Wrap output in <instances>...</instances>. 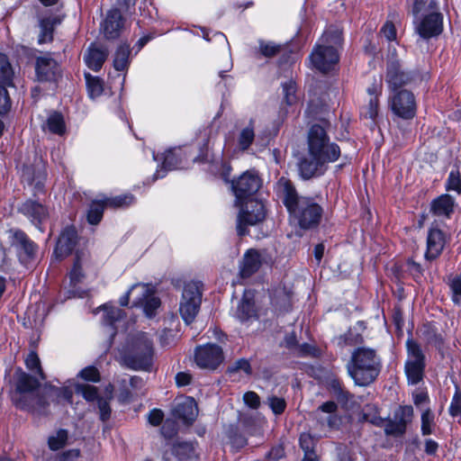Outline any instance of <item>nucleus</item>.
I'll use <instances>...</instances> for the list:
<instances>
[{"label": "nucleus", "instance_id": "1", "mask_svg": "<svg viewBox=\"0 0 461 461\" xmlns=\"http://www.w3.org/2000/svg\"><path fill=\"white\" fill-rule=\"evenodd\" d=\"M307 144V154L298 161L299 175L304 180L323 175L327 165L335 162L340 156L339 147L330 141L321 125L314 124L311 127Z\"/></svg>", "mask_w": 461, "mask_h": 461}, {"label": "nucleus", "instance_id": "2", "mask_svg": "<svg viewBox=\"0 0 461 461\" xmlns=\"http://www.w3.org/2000/svg\"><path fill=\"white\" fill-rule=\"evenodd\" d=\"M276 192L286 207L291 220L300 228L309 230L318 226L323 210L313 198L300 196L291 181L285 177L278 180Z\"/></svg>", "mask_w": 461, "mask_h": 461}, {"label": "nucleus", "instance_id": "3", "mask_svg": "<svg viewBox=\"0 0 461 461\" xmlns=\"http://www.w3.org/2000/svg\"><path fill=\"white\" fill-rule=\"evenodd\" d=\"M16 393L13 398L15 406L21 410L37 414H46L48 402L45 396L35 394L40 386L39 376L23 372L21 368L15 372Z\"/></svg>", "mask_w": 461, "mask_h": 461}, {"label": "nucleus", "instance_id": "4", "mask_svg": "<svg viewBox=\"0 0 461 461\" xmlns=\"http://www.w3.org/2000/svg\"><path fill=\"white\" fill-rule=\"evenodd\" d=\"M381 366V359L375 350L361 347L352 352L347 369L357 385L366 386L376 379Z\"/></svg>", "mask_w": 461, "mask_h": 461}, {"label": "nucleus", "instance_id": "5", "mask_svg": "<svg viewBox=\"0 0 461 461\" xmlns=\"http://www.w3.org/2000/svg\"><path fill=\"white\" fill-rule=\"evenodd\" d=\"M154 356L153 342L149 334H137L130 348L122 356L125 366L135 370H149Z\"/></svg>", "mask_w": 461, "mask_h": 461}, {"label": "nucleus", "instance_id": "6", "mask_svg": "<svg viewBox=\"0 0 461 461\" xmlns=\"http://www.w3.org/2000/svg\"><path fill=\"white\" fill-rule=\"evenodd\" d=\"M407 359L404 365V371L411 384H419L424 376L426 367V357L420 345L408 339L406 340Z\"/></svg>", "mask_w": 461, "mask_h": 461}, {"label": "nucleus", "instance_id": "7", "mask_svg": "<svg viewBox=\"0 0 461 461\" xmlns=\"http://www.w3.org/2000/svg\"><path fill=\"white\" fill-rule=\"evenodd\" d=\"M202 302V293L198 284L189 282L185 285L182 298L179 304V312L186 324H190L195 319Z\"/></svg>", "mask_w": 461, "mask_h": 461}, {"label": "nucleus", "instance_id": "8", "mask_svg": "<svg viewBox=\"0 0 461 461\" xmlns=\"http://www.w3.org/2000/svg\"><path fill=\"white\" fill-rule=\"evenodd\" d=\"M265 217L266 209L263 203L256 199L248 200L238 215V235L245 236L248 233V226H254L262 222Z\"/></svg>", "mask_w": 461, "mask_h": 461}, {"label": "nucleus", "instance_id": "9", "mask_svg": "<svg viewBox=\"0 0 461 461\" xmlns=\"http://www.w3.org/2000/svg\"><path fill=\"white\" fill-rule=\"evenodd\" d=\"M389 106L393 113L402 120H411L416 115L415 96L406 89L393 93L389 97Z\"/></svg>", "mask_w": 461, "mask_h": 461}, {"label": "nucleus", "instance_id": "10", "mask_svg": "<svg viewBox=\"0 0 461 461\" xmlns=\"http://www.w3.org/2000/svg\"><path fill=\"white\" fill-rule=\"evenodd\" d=\"M415 32L422 39H430L443 31V15L438 9L429 11L428 14L416 17L413 21Z\"/></svg>", "mask_w": 461, "mask_h": 461}, {"label": "nucleus", "instance_id": "11", "mask_svg": "<svg viewBox=\"0 0 461 461\" xmlns=\"http://www.w3.org/2000/svg\"><path fill=\"white\" fill-rule=\"evenodd\" d=\"M261 181L255 171L248 170L231 181V190L236 196V203L253 195L260 187Z\"/></svg>", "mask_w": 461, "mask_h": 461}, {"label": "nucleus", "instance_id": "12", "mask_svg": "<svg viewBox=\"0 0 461 461\" xmlns=\"http://www.w3.org/2000/svg\"><path fill=\"white\" fill-rule=\"evenodd\" d=\"M309 58L313 67L322 73L331 70L339 61L337 49L321 42L316 44Z\"/></svg>", "mask_w": 461, "mask_h": 461}, {"label": "nucleus", "instance_id": "13", "mask_svg": "<svg viewBox=\"0 0 461 461\" xmlns=\"http://www.w3.org/2000/svg\"><path fill=\"white\" fill-rule=\"evenodd\" d=\"M195 363L202 368L215 369L223 359L222 348L216 344H206L196 348Z\"/></svg>", "mask_w": 461, "mask_h": 461}, {"label": "nucleus", "instance_id": "14", "mask_svg": "<svg viewBox=\"0 0 461 461\" xmlns=\"http://www.w3.org/2000/svg\"><path fill=\"white\" fill-rule=\"evenodd\" d=\"M132 289L139 290V294L133 300V306L143 308L146 316L151 318L160 305V300L155 295L153 287L147 284H135Z\"/></svg>", "mask_w": 461, "mask_h": 461}, {"label": "nucleus", "instance_id": "15", "mask_svg": "<svg viewBox=\"0 0 461 461\" xmlns=\"http://www.w3.org/2000/svg\"><path fill=\"white\" fill-rule=\"evenodd\" d=\"M338 404L328 401L321 404L314 411L315 419L321 427L338 430L342 423V418L338 414Z\"/></svg>", "mask_w": 461, "mask_h": 461}, {"label": "nucleus", "instance_id": "16", "mask_svg": "<svg viewBox=\"0 0 461 461\" xmlns=\"http://www.w3.org/2000/svg\"><path fill=\"white\" fill-rule=\"evenodd\" d=\"M413 79V74L403 71L398 61H391L387 64L385 81L393 93L398 92L401 87L410 85Z\"/></svg>", "mask_w": 461, "mask_h": 461}, {"label": "nucleus", "instance_id": "17", "mask_svg": "<svg viewBox=\"0 0 461 461\" xmlns=\"http://www.w3.org/2000/svg\"><path fill=\"white\" fill-rule=\"evenodd\" d=\"M18 211L33 225L42 230L41 225L49 217V211L46 206L37 201L28 199L19 206Z\"/></svg>", "mask_w": 461, "mask_h": 461}, {"label": "nucleus", "instance_id": "18", "mask_svg": "<svg viewBox=\"0 0 461 461\" xmlns=\"http://www.w3.org/2000/svg\"><path fill=\"white\" fill-rule=\"evenodd\" d=\"M12 244L16 250L18 249L19 258L23 264H28L35 258L38 247L23 231L15 230L14 232Z\"/></svg>", "mask_w": 461, "mask_h": 461}, {"label": "nucleus", "instance_id": "19", "mask_svg": "<svg viewBox=\"0 0 461 461\" xmlns=\"http://www.w3.org/2000/svg\"><path fill=\"white\" fill-rule=\"evenodd\" d=\"M445 244V233L437 227H431L428 231L425 258L434 260L438 258L444 249Z\"/></svg>", "mask_w": 461, "mask_h": 461}, {"label": "nucleus", "instance_id": "20", "mask_svg": "<svg viewBox=\"0 0 461 461\" xmlns=\"http://www.w3.org/2000/svg\"><path fill=\"white\" fill-rule=\"evenodd\" d=\"M77 240V233L76 228L73 226H68L65 228L58 240L54 250L56 258L59 259H62L68 256L72 252L74 247L76 246Z\"/></svg>", "mask_w": 461, "mask_h": 461}, {"label": "nucleus", "instance_id": "21", "mask_svg": "<svg viewBox=\"0 0 461 461\" xmlns=\"http://www.w3.org/2000/svg\"><path fill=\"white\" fill-rule=\"evenodd\" d=\"M234 317L242 323L249 322L258 318L255 308L254 294L250 291H245L237 309Z\"/></svg>", "mask_w": 461, "mask_h": 461}, {"label": "nucleus", "instance_id": "22", "mask_svg": "<svg viewBox=\"0 0 461 461\" xmlns=\"http://www.w3.org/2000/svg\"><path fill=\"white\" fill-rule=\"evenodd\" d=\"M35 72L39 81H51L59 73V65L50 55L41 56L36 59Z\"/></svg>", "mask_w": 461, "mask_h": 461}, {"label": "nucleus", "instance_id": "23", "mask_svg": "<svg viewBox=\"0 0 461 461\" xmlns=\"http://www.w3.org/2000/svg\"><path fill=\"white\" fill-rule=\"evenodd\" d=\"M123 27V19L120 10L111 9L107 12L106 17L102 24L105 38L116 39Z\"/></svg>", "mask_w": 461, "mask_h": 461}, {"label": "nucleus", "instance_id": "24", "mask_svg": "<svg viewBox=\"0 0 461 461\" xmlns=\"http://www.w3.org/2000/svg\"><path fill=\"white\" fill-rule=\"evenodd\" d=\"M455 199L444 194L432 200L430 203V212L437 217L449 219L454 212Z\"/></svg>", "mask_w": 461, "mask_h": 461}, {"label": "nucleus", "instance_id": "25", "mask_svg": "<svg viewBox=\"0 0 461 461\" xmlns=\"http://www.w3.org/2000/svg\"><path fill=\"white\" fill-rule=\"evenodd\" d=\"M382 93L381 86L373 85L367 88L369 100L367 104L364 105L360 110V115L364 118L370 119L373 122L376 119L379 112V95Z\"/></svg>", "mask_w": 461, "mask_h": 461}, {"label": "nucleus", "instance_id": "26", "mask_svg": "<svg viewBox=\"0 0 461 461\" xmlns=\"http://www.w3.org/2000/svg\"><path fill=\"white\" fill-rule=\"evenodd\" d=\"M63 16L59 14H50L40 20L39 44L50 42L53 40V31L56 25L59 24Z\"/></svg>", "mask_w": 461, "mask_h": 461}, {"label": "nucleus", "instance_id": "27", "mask_svg": "<svg viewBox=\"0 0 461 461\" xmlns=\"http://www.w3.org/2000/svg\"><path fill=\"white\" fill-rule=\"evenodd\" d=\"M107 56V49L96 44H91L84 57V59L90 69L97 71L102 68Z\"/></svg>", "mask_w": 461, "mask_h": 461}, {"label": "nucleus", "instance_id": "28", "mask_svg": "<svg viewBox=\"0 0 461 461\" xmlns=\"http://www.w3.org/2000/svg\"><path fill=\"white\" fill-rule=\"evenodd\" d=\"M261 266L260 255L256 249H249L240 265V272L242 277H249L258 270Z\"/></svg>", "mask_w": 461, "mask_h": 461}, {"label": "nucleus", "instance_id": "29", "mask_svg": "<svg viewBox=\"0 0 461 461\" xmlns=\"http://www.w3.org/2000/svg\"><path fill=\"white\" fill-rule=\"evenodd\" d=\"M176 416L181 419L185 424H191L198 414V409L194 398L187 397L178 403L176 410Z\"/></svg>", "mask_w": 461, "mask_h": 461}, {"label": "nucleus", "instance_id": "30", "mask_svg": "<svg viewBox=\"0 0 461 461\" xmlns=\"http://www.w3.org/2000/svg\"><path fill=\"white\" fill-rule=\"evenodd\" d=\"M42 131L62 136L66 132V123L63 115L58 112L50 113L41 125Z\"/></svg>", "mask_w": 461, "mask_h": 461}, {"label": "nucleus", "instance_id": "31", "mask_svg": "<svg viewBox=\"0 0 461 461\" xmlns=\"http://www.w3.org/2000/svg\"><path fill=\"white\" fill-rule=\"evenodd\" d=\"M45 178L46 174L41 169L36 171L32 167H26L23 173V180L32 187L35 194L43 190Z\"/></svg>", "mask_w": 461, "mask_h": 461}, {"label": "nucleus", "instance_id": "32", "mask_svg": "<svg viewBox=\"0 0 461 461\" xmlns=\"http://www.w3.org/2000/svg\"><path fill=\"white\" fill-rule=\"evenodd\" d=\"M255 140L254 121L250 119L239 132L237 137L238 148L241 151L248 150Z\"/></svg>", "mask_w": 461, "mask_h": 461}, {"label": "nucleus", "instance_id": "33", "mask_svg": "<svg viewBox=\"0 0 461 461\" xmlns=\"http://www.w3.org/2000/svg\"><path fill=\"white\" fill-rule=\"evenodd\" d=\"M406 4L411 8V13L415 18L423 12L438 9L437 0H406Z\"/></svg>", "mask_w": 461, "mask_h": 461}, {"label": "nucleus", "instance_id": "34", "mask_svg": "<svg viewBox=\"0 0 461 461\" xmlns=\"http://www.w3.org/2000/svg\"><path fill=\"white\" fill-rule=\"evenodd\" d=\"M44 393L48 398L52 401L56 400L58 402L61 401L71 402L73 396V393L69 388L56 387L53 385L45 386Z\"/></svg>", "mask_w": 461, "mask_h": 461}, {"label": "nucleus", "instance_id": "35", "mask_svg": "<svg viewBox=\"0 0 461 461\" xmlns=\"http://www.w3.org/2000/svg\"><path fill=\"white\" fill-rule=\"evenodd\" d=\"M97 310H102L104 312L103 323L106 326L113 327L114 323L120 321L124 315L122 309L110 304H104Z\"/></svg>", "mask_w": 461, "mask_h": 461}, {"label": "nucleus", "instance_id": "36", "mask_svg": "<svg viewBox=\"0 0 461 461\" xmlns=\"http://www.w3.org/2000/svg\"><path fill=\"white\" fill-rule=\"evenodd\" d=\"M131 53L128 44H121L114 56L113 67L117 71H123L129 66V56Z\"/></svg>", "mask_w": 461, "mask_h": 461}, {"label": "nucleus", "instance_id": "37", "mask_svg": "<svg viewBox=\"0 0 461 461\" xmlns=\"http://www.w3.org/2000/svg\"><path fill=\"white\" fill-rule=\"evenodd\" d=\"M108 206L105 198L93 201L87 212V221L90 224H97L103 218L104 208Z\"/></svg>", "mask_w": 461, "mask_h": 461}, {"label": "nucleus", "instance_id": "38", "mask_svg": "<svg viewBox=\"0 0 461 461\" xmlns=\"http://www.w3.org/2000/svg\"><path fill=\"white\" fill-rule=\"evenodd\" d=\"M180 153V149H169L166 151L163 154L162 167L167 170H173L183 167Z\"/></svg>", "mask_w": 461, "mask_h": 461}, {"label": "nucleus", "instance_id": "39", "mask_svg": "<svg viewBox=\"0 0 461 461\" xmlns=\"http://www.w3.org/2000/svg\"><path fill=\"white\" fill-rule=\"evenodd\" d=\"M320 42L333 46L336 49L342 42V32L339 28L330 26L324 32L320 39Z\"/></svg>", "mask_w": 461, "mask_h": 461}, {"label": "nucleus", "instance_id": "40", "mask_svg": "<svg viewBox=\"0 0 461 461\" xmlns=\"http://www.w3.org/2000/svg\"><path fill=\"white\" fill-rule=\"evenodd\" d=\"M13 76L14 72L7 57L5 54L0 53V83L11 86Z\"/></svg>", "mask_w": 461, "mask_h": 461}, {"label": "nucleus", "instance_id": "41", "mask_svg": "<svg viewBox=\"0 0 461 461\" xmlns=\"http://www.w3.org/2000/svg\"><path fill=\"white\" fill-rule=\"evenodd\" d=\"M25 366L31 372L38 375L41 380L46 379L41 366V360L34 351H32L25 358Z\"/></svg>", "mask_w": 461, "mask_h": 461}, {"label": "nucleus", "instance_id": "42", "mask_svg": "<svg viewBox=\"0 0 461 461\" xmlns=\"http://www.w3.org/2000/svg\"><path fill=\"white\" fill-rule=\"evenodd\" d=\"M447 285L451 291V299L456 305L461 303V273L456 276H449Z\"/></svg>", "mask_w": 461, "mask_h": 461}, {"label": "nucleus", "instance_id": "43", "mask_svg": "<svg viewBox=\"0 0 461 461\" xmlns=\"http://www.w3.org/2000/svg\"><path fill=\"white\" fill-rule=\"evenodd\" d=\"M301 448L304 452V456L317 457L314 452L316 439L310 433H302L299 438Z\"/></svg>", "mask_w": 461, "mask_h": 461}, {"label": "nucleus", "instance_id": "44", "mask_svg": "<svg viewBox=\"0 0 461 461\" xmlns=\"http://www.w3.org/2000/svg\"><path fill=\"white\" fill-rule=\"evenodd\" d=\"M445 186L447 191H453L457 194H461V174L458 168L452 169L449 172Z\"/></svg>", "mask_w": 461, "mask_h": 461}, {"label": "nucleus", "instance_id": "45", "mask_svg": "<svg viewBox=\"0 0 461 461\" xmlns=\"http://www.w3.org/2000/svg\"><path fill=\"white\" fill-rule=\"evenodd\" d=\"M86 80L89 96L91 98L100 96L104 90L101 80L98 77L90 76L89 74L86 75Z\"/></svg>", "mask_w": 461, "mask_h": 461}, {"label": "nucleus", "instance_id": "46", "mask_svg": "<svg viewBox=\"0 0 461 461\" xmlns=\"http://www.w3.org/2000/svg\"><path fill=\"white\" fill-rule=\"evenodd\" d=\"M68 440V431L65 429H59L55 435L49 438L48 443L51 450H59L62 448Z\"/></svg>", "mask_w": 461, "mask_h": 461}, {"label": "nucleus", "instance_id": "47", "mask_svg": "<svg viewBox=\"0 0 461 461\" xmlns=\"http://www.w3.org/2000/svg\"><path fill=\"white\" fill-rule=\"evenodd\" d=\"M406 430V426L403 421H400L395 417L393 420H390L384 426V431L386 435L391 436H402Z\"/></svg>", "mask_w": 461, "mask_h": 461}, {"label": "nucleus", "instance_id": "48", "mask_svg": "<svg viewBox=\"0 0 461 461\" xmlns=\"http://www.w3.org/2000/svg\"><path fill=\"white\" fill-rule=\"evenodd\" d=\"M435 426L434 414L429 410H425L421 414V433L424 436L432 434Z\"/></svg>", "mask_w": 461, "mask_h": 461}, {"label": "nucleus", "instance_id": "49", "mask_svg": "<svg viewBox=\"0 0 461 461\" xmlns=\"http://www.w3.org/2000/svg\"><path fill=\"white\" fill-rule=\"evenodd\" d=\"M76 393L81 394L88 402L98 401L100 398L97 394V388L90 384H77L76 386Z\"/></svg>", "mask_w": 461, "mask_h": 461}, {"label": "nucleus", "instance_id": "50", "mask_svg": "<svg viewBox=\"0 0 461 461\" xmlns=\"http://www.w3.org/2000/svg\"><path fill=\"white\" fill-rule=\"evenodd\" d=\"M105 200L108 206L117 208L131 204L134 202V196L131 194H126L112 198H105Z\"/></svg>", "mask_w": 461, "mask_h": 461}, {"label": "nucleus", "instance_id": "51", "mask_svg": "<svg viewBox=\"0 0 461 461\" xmlns=\"http://www.w3.org/2000/svg\"><path fill=\"white\" fill-rule=\"evenodd\" d=\"M267 402L271 411H273V413L276 415L282 414L286 408L285 400L284 398L277 397L275 395L267 397Z\"/></svg>", "mask_w": 461, "mask_h": 461}, {"label": "nucleus", "instance_id": "52", "mask_svg": "<svg viewBox=\"0 0 461 461\" xmlns=\"http://www.w3.org/2000/svg\"><path fill=\"white\" fill-rule=\"evenodd\" d=\"M285 101L291 105L296 101V85L293 80H289L282 85Z\"/></svg>", "mask_w": 461, "mask_h": 461}, {"label": "nucleus", "instance_id": "53", "mask_svg": "<svg viewBox=\"0 0 461 461\" xmlns=\"http://www.w3.org/2000/svg\"><path fill=\"white\" fill-rule=\"evenodd\" d=\"M70 282L74 285H77L83 278L82 266H81V258L80 255L77 252L76 255V260L74 262L73 267L69 273Z\"/></svg>", "mask_w": 461, "mask_h": 461}, {"label": "nucleus", "instance_id": "54", "mask_svg": "<svg viewBox=\"0 0 461 461\" xmlns=\"http://www.w3.org/2000/svg\"><path fill=\"white\" fill-rule=\"evenodd\" d=\"M330 387L332 390L337 400L339 402H346L348 399L349 393L343 390L342 385L339 380L333 379L330 383Z\"/></svg>", "mask_w": 461, "mask_h": 461}, {"label": "nucleus", "instance_id": "55", "mask_svg": "<svg viewBox=\"0 0 461 461\" xmlns=\"http://www.w3.org/2000/svg\"><path fill=\"white\" fill-rule=\"evenodd\" d=\"M259 50L263 56L271 58L279 53L280 46L276 45L273 42H265L264 41H259Z\"/></svg>", "mask_w": 461, "mask_h": 461}, {"label": "nucleus", "instance_id": "56", "mask_svg": "<svg viewBox=\"0 0 461 461\" xmlns=\"http://www.w3.org/2000/svg\"><path fill=\"white\" fill-rule=\"evenodd\" d=\"M412 416L413 408L411 405L401 406L394 414V417L400 421H403L405 426L411 420Z\"/></svg>", "mask_w": 461, "mask_h": 461}, {"label": "nucleus", "instance_id": "57", "mask_svg": "<svg viewBox=\"0 0 461 461\" xmlns=\"http://www.w3.org/2000/svg\"><path fill=\"white\" fill-rule=\"evenodd\" d=\"M448 411L452 417H456L461 414V393L458 389L456 390L452 397Z\"/></svg>", "mask_w": 461, "mask_h": 461}, {"label": "nucleus", "instance_id": "58", "mask_svg": "<svg viewBox=\"0 0 461 461\" xmlns=\"http://www.w3.org/2000/svg\"><path fill=\"white\" fill-rule=\"evenodd\" d=\"M79 375L86 381L90 382H99L100 380V374L95 366H87L84 369H82L79 373Z\"/></svg>", "mask_w": 461, "mask_h": 461}, {"label": "nucleus", "instance_id": "59", "mask_svg": "<svg viewBox=\"0 0 461 461\" xmlns=\"http://www.w3.org/2000/svg\"><path fill=\"white\" fill-rule=\"evenodd\" d=\"M11 108V100L5 86H0V114L6 113Z\"/></svg>", "mask_w": 461, "mask_h": 461}, {"label": "nucleus", "instance_id": "60", "mask_svg": "<svg viewBox=\"0 0 461 461\" xmlns=\"http://www.w3.org/2000/svg\"><path fill=\"white\" fill-rule=\"evenodd\" d=\"M99 413H100V419L103 421H106L111 417V408L109 402L104 398H99L97 402Z\"/></svg>", "mask_w": 461, "mask_h": 461}, {"label": "nucleus", "instance_id": "61", "mask_svg": "<svg viewBox=\"0 0 461 461\" xmlns=\"http://www.w3.org/2000/svg\"><path fill=\"white\" fill-rule=\"evenodd\" d=\"M135 4L136 0H117L118 7L116 9L120 10L121 14L123 13L125 15H131Z\"/></svg>", "mask_w": 461, "mask_h": 461}, {"label": "nucleus", "instance_id": "62", "mask_svg": "<svg viewBox=\"0 0 461 461\" xmlns=\"http://www.w3.org/2000/svg\"><path fill=\"white\" fill-rule=\"evenodd\" d=\"M243 401L246 405L252 409H258L260 406V398L255 392L249 391L243 395Z\"/></svg>", "mask_w": 461, "mask_h": 461}, {"label": "nucleus", "instance_id": "63", "mask_svg": "<svg viewBox=\"0 0 461 461\" xmlns=\"http://www.w3.org/2000/svg\"><path fill=\"white\" fill-rule=\"evenodd\" d=\"M239 370H242L247 375H250L251 366L249 362L247 359L240 358L237 360L232 366L229 367L230 372H236Z\"/></svg>", "mask_w": 461, "mask_h": 461}, {"label": "nucleus", "instance_id": "64", "mask_svg": "<svg viewBox=\"0 0 461 461\" xmlns=\"http://www.w3.org/2000/svg\"><path fill=\"white\" fill-rule=\"evenodd\" d=\"M381 33L386 40L392 41L396 39V30L392 22H386L381 29Z\"/></svg>", "mask_w": 461, "mask_h": 461}]
</instances>
